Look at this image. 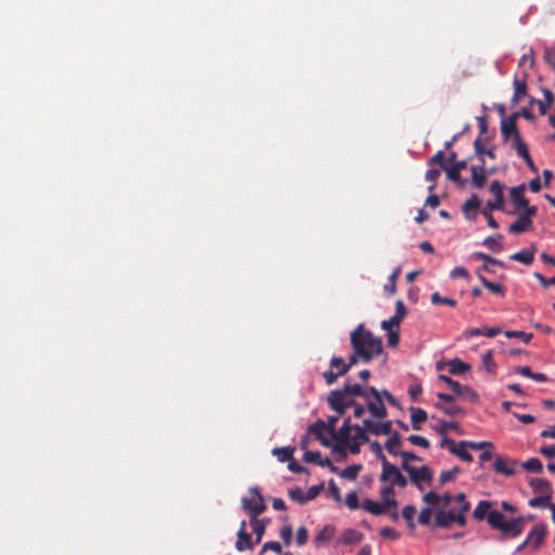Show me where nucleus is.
Returning a JSON list of instances; mask_svg holds the SVG:
<instances>
[{
	"label": "nucleus",
	"instance_id": "f257e3e1",
	"mask_svg": "<svg viewBox=\"0 0 555 555\" xmlns=\"http://www.w3.org/2000/svg\"><path fill=\"white\" fill-rule=\"evenodd\" d=\"M354 340L359 344L362 351L369 354L367 361L371 362L376 356L383 352L382 338L375 336L372 332L359 324L350 334V345L353 348Z\"/></svg>",
	"mask_w": 555,
	"mask_h": 555
},
{
	"label": "nucleus",
	"instance_id": "f03ea898",
	"mask_svg": "<svg viewBox=\"0 0 555 555\" xmlns=\"http://www.w3.org/2000/svg\"><path fill=\"white\" fill-rule=\"evenodd\" d=\"M525 516L506 519V517L499 511H493L489 515V526L492 529L502 532L505 538L509 539L519 537L525 529Z\"/></svg>",
	"mask_w": 555,
	"mask_h": 555
},
{
	"label": "nucleus",
	"instance_id": "7ed1b4c3",
	"mask_svg": "<svg viewBox=\"0 0 555 555\" xmlns=\"http://www.w3.org/2000/svg\"><path fill=\"white\" fill-rule=\"evenodd\" d=\"M404 472L408 473L411 482L414 486H416V488L420 491H424V486H423L424 482L430 485L434 479L433 469L427 465L416 468V467L412 466L411 464H405Z\"/></svg>",
	"mask_w": 555,
	"mask_h": 555
},
{
	"label": "nucleus",
	"instance_id": "20e7f679",
	"mask_svg": "<svg viewBox=\"0 0 555 555\" xmlns=\"http://www.w3.org/2000/svg\"><path fill=\"white\" fill-rule=\"evenodd\" d=\"M518 116H519L518 113H514L513 115H511L507 118H502V121H501L502 138L505 142L511 143L512 149H515V146L517 145L516 144L517 140L524 141L518 131L517 124H516Z\"/></svg>",
	"mask_w": 555,
	"mask_h": 555
},
{
	"label": "nucleus",
	"instance_id": "39448f33",
	"mask_svg": "<svg viewBox=\"0 0 555 555\" xmlns=\"http://www.w3.org/2000/svg\"><path fill=\"white\" fill-rule=\"evenodd\" d=\"M369 396L365 399L369 413L375 418L387 416V409L382 400V392L373 386H369Z\"/></svg>",
	"mask_w": 555,
	"mask_h": 555
},
{
	"label": "nucleus",
	"instance_id": "423d86ee",
	"mask_svg": "<svg viewBox=\"0 0 555 555\" xmlns=\"http://www.w3.org/2000/svg\"><path fill=\"white\" fill-rule=\"evenodd\" d=\"M250 493L253 494L250 499H242V505L243 508L249 513L250 518H257L258 515L266 511L267 506L262 495L257 488H251Z\"/></svg>",
	"mask_w": 555,
	"mask_h": 555
},
{
	"label": "nucleus",
	"instance_id": "0eeeda50",
	"mask_svg": "<svg viewBox=\"0 0 555 555\" xmlns=\"http://www.w3.org/2000/svg\"><path fill=\"white\" fill-rule=\"evenodd\" d=\"M349 371V365L346 364L341 357H333L330 361V370L323 372V377L327 385H332L340 376H344Z\"/></svg>",
	"mask_w": 555,
	"mask_h": 555
},
{
	"label": "nucleus",
	"instance_id": "6e6552de",
	"mask_svg": "<svg viewBox=\"0 0 555 555\" xmlns=\"http://www.w3.org/2000/svg\"><path fill=\"white\" fill-rule=\"evenodd\" d=\"M327 401L331 409L336 411L339 415H343L348 408L354 406L357 403L352 397H349L338 390H333L330 393Z\"/></svg>",
	"mask_w": 555,
	"mask_h": 555
},
{
	"label": "nucleus",
	"instance_id": "1a4fd4ad",
	"mask_svg": "<svg viewBox=\"0 0 555 555\" xmlns=\"http://www.w3.org/2000/svg\"><path fill=\"white\" fill-rule=\"evenodd\" d=\"M519 463L516 460L495 455L493 462V469L504 476H513L516 473Z\"/></svg>",
	"mask_w": 555,
	"mask_h": 555
},
{
	"label": "nucleus",
	"instance_id": "9d476101",
	"mask_svg": "<svg viewBox=\"0 0 555 555\" xmlns=\"http://www.w3.org/2000/svg\"><path fill=\"white\" fill-rule=\"evenodd\" d=\"M437 397L439 398V400L442 401V403L438 402L435 404V406L442 411L444 414L449 416H455L462 413L463 410L454 403L453 396L443 392H438Z\"/></svg>",
	"mask_w": 555,
	"mask_h": 555
},
{
	"label": "nucleus",
	"instance_id": "9b49d317",
	"mask_svg": "<svg viewBox=\"0 0 555 555\" xmlns=\"http://www.w3.org/2000/svg\"><path fill=\"white\" fill-rule=\"evenodd\" d=\"M364 428L372 435H391L392 431V422H374L370 418L364 420Z\"/></svg>",
	"mask_w": 555,
	"mask_h": 555
},
{
	"label": "nucleus",
	"instance_id": "f8f14e48",
	"mask_svg": "<svg viewBox=\"0 0 555 555\" xmlns=\"http://www.w3.org/2000/svg\"><path fill=\"white\" fill-rule=\"evenodd\" d=\"M490 192L495 196V201H489L487 208L489 210H502L504 206L503 185L498 180H494L490 185Z\"/></svg>",
	"mask_w": 555,
	"mask_h": 555
},
{
	"label": "nucleus",
	"instance_id": "ddd939ff",
	"mask_svg": "<svg viewBox=\"0 0 555 555\" xmlns=\"http://www.w3.org/2000/svg\"><path fill=\"white\" fill-rule=\"evenodd\" d=\"M352 430L354 431V436L351 437V443H349V450L351 453L356 454L360 451V444L367 442V430L363 426L353 425Z\"/></svg>",
	"mask_w": 555,
	"mask_h": 555
},
{
	"label": "nucleus",
	"instance_id": "4468645a",
	"mask_svg": "<svg viewBox=\"0 0 555 555\" xmlns=\"http://www.w3.org/2000/svg\"><path fill=\"white\" fill-rule=\"evenodd\" d=\"M380 482L389 481L391 486H399L401 488H405L408 485V479L403 476L401 470L397 466H392L388 472H386L385 478L379 476Z\"/></svg>",
	"mask_w": 555,
	"mask_h": 555
},
{
	"label": "nucleus",
	"instance_id": "2eb2a0df",
	"mask_svg": "<svg viewBox=\"0 0 555 555\" xmlns=\"http://www.w3.org/2000/svg\"><path fill=\"white\" fill-rule=\"evenodd\" d=\"M546 535V526L543 524L537 525L528 533L526 543H530L534 550L539 548Z\"/></svg>",
	"mask_w": 555,
	"mask_h": 555
},
{
	"label": "nucleus",
	"instance_id": "dca6fc26",
	"mask_svg": "<svg viewBox=\"0 0 555 555\" xmlns=\"http://www.w3.org/2000/svg\"><path fill=\"white\" fill-rule=\"evenodd\" d=\"M351 431H352V425L350 424V418H346L344 421L343 426L339 428L338 431L335 429H332V437L339 443H343L345 446L349 447V443H351Z\"/></svg>",
	"mask_w": 555,
	"mask_h": 555
},
{
	"label": "nucleus",
	"instance_id": "f3484780",
	"mask_svg": "<svg viewBox=\"0 0 555 555\" xmlns=\"http://www.w3.org/2000/svg\"><path fill=\"white\" fill-rule=\"evenodd\" d=\"M537 247L532 245L530 248L521 249L509 256L511 260L518 261L522 264L530 266L534 260Z\"/></svg>",
	"mask_w": 555,
	"mask_h": 555
},
{
	"label": "nucleus",
	"instance_id": "a211bd4d",
	"mask_svg": "<svg viewBox=\"0 0 555 555\" xmlns=\"http://www.w3.org/2000/svg\"><path fill=\"white\" fill-rule=\"evenodd\" d=\"M479 199L477 195H472L462 207V211L465 218L469 221H473L477 217V209L479 208Z\"/></svg>",
	"mask_w": 555,
	"mask_h": 555
},
{
	"label": "nucleus",
	"instance_id": "6ab92c4d",
	"mask_svg": "<svg viewBox=\"0 0 555 555\" xmlns=\"http://www.w3.org/2000/svg\"><path fill=\"white\" fill-rule=\"evenodd\" d=\"M338 391L349 396V397H362L364 400L367 399L369 396V387H363L359 384H349L346 383L343 389H337Z\"/></svg>",
	"mask_w": 555,
	"mask_h": 555
},
{
	"label": "nucleus",
	"instance_id": "aec40b11",
	"mask_svg": "<svg viewBox=\"0 0 555 555\" xmlns=\"http://www.w3.org/2000/svg\"><path fill=\"white\" fill-rule=\"evenodd\" d=\"M492 502L482 500L480 501L473 512L474 519L480 521L487 519L489 522V515L494 511L491 508Z\"/></svg>",
	"mask_w": 555,
	"mask_h": 555
},
{
	"label": "nucleus",
	"instance_id": "412c9836",
	"mask_svg": "<svg viewBox=\"0 0 555 555\" xmlns=\"http://www.w3.org/2000/svg\"><path fill=\"white\" fill-rule=\"evenodd\" d=\"M516 144L517 145L514 150L516 151L517 155L526 162L532 172H538V168L529 154L528 145L525 143V141L517 140Z\"/></svg>",
	"mask_w": 555,
	"mask_h": 555
},
{
	"label": "nucleus",
	"instance_id": "4be33fe9",
	"mask_svg": "<svg viewBox=\"0 0 555 555\" xmlns=\"http://www.w3.org/2000/svg\"><path fill=\"white\" fill-rule=\"evenodd\" d=\"M516 144L517 145L514 150L516 151L517 155L526 162L532 172H538V168L529 154L528 145L525 143V141L517 140Z\"/></svg>",
	"mask_w": 555,
	"mask_h": 555
},
{
	"label": "nucleus",
	"instance_id": "5701e85b",
	"mask_svg": "<svg viewBox=\"0 0 555 555\" xmlns=\"http://www.w3.org/2000/svg\"><path fill=\"white\" fill-rule=\"evenodd\" d=\"M529 486L535 493H539L540 495L552 496V486L546 479L531 478L529 480Z\"/></svg>",
	"mask_w": 555,
	"mask_h": 555
},
{
	"label": "nucleus",
	"instance_id": "b1692460",
	"mask_svg": "<svg viewBox=\"0 0 555 555\" xmlns=\"http://www.w3.org/2000/svg\"><path fill=\"white\" fill-rule=\"evenodd\" d=\"M411 425L414 430H421L422 424L428 418L427 412L421 408L411 406Z\"/></svg>",
	"mask_w": 555,
	"mask_h": 555
},
{
	"label": "nucleus",
	"instance_id": "393cba45",
	"mask_svg": "<svg viewBox=\"0 0 555 555\" xmlns=\"http://www.w3.org/2000/svg\"><path fill=\"white\" fill-rule=\"evenodd\" d=\"M544 95V101L541 100H532L531 103H534L539 107V113L544 116L546 115L548 108L554 104L555 96L553 92L546 88L542 90Z\"/></svg>",
	"mask_w": 555,
	"mask_h": 555
},
{
	"label": "nucleus",
	"instance_id": "a878e982",
	"mask_svg": "<svg viewBox=\"0 0 555 555\" xmlns=\"http://www.w3.org/2000/svg\"><path fill=\"white\" fill-rule=\"evenodd\" d=\"M455 519L453 511H438L435 516V524L437 527L450 528Z\"/></svg>",
	"mask_w": 555,
	"mask_h": 555
},
{
	"label": "nucleus",
	"instance_id": "bb28decb",
	"mask_svg": "<svg viewBox=\"0 0 555 555\" xmlns=\"http://www.w3.org/2000/svg\"><path fill=\"white\" fill-rule=\"evenodd\" d=\"M525 184L511 189V198L517 209L528 206V199L524 196Z\"/></svg>",
	"mask_w": 555,
	"mask_h": 555
},
{
	"label": "nucleus",
	"instance_id": "cd10ccee",
	"mask_svg": "<svg viewBox=\"0 0 555 555\" xmlns=\"http://www.w3.org/2000/svg\"><path fill=\"white\" fill-rule=\"evenodd\" d=\"M367 358H369V354H365V352L362 351L359 344L354 340L352 353L350 354L348 362H346V364L349 365V370H350L358 362L370 363L367 361Z\"/></svg>",
	"mask_w": 555,
	"mask_h": 555
},
{
	"label": "nucleus",
	"instance_id": "c85d7f7f",
	"mask_svg": "<svg viewBox=\"0 0 555 555\" xmlns=\"http://www.w3.org/2000/svg\"><path fill=\"white\" fill-rule=\"evenodd\" d=\"M470 170L473 185L477 189L483 188L487 181L483 164L480 166H473Z\"/></svg>",
	"mask_w": 555,
	"mask_h": 555
},
{
	"label": "nucleus",
	"instance_id": "c756f323",
	"mask_svg": "<svg viewBox=\"0 0 555 555\" xmlns=\"http://www.w3.org/2000/svg\"><path fill=\"white\" fill-rule=\"evenodd\" d=\"M532 227V220L528 219L527 217H522L521 215L519 218L509 224L508 231L513 234H519L522 232L528 231Z\"/></svg>",
	"mask_w": 555,
	"mask_h": 555
},
{
	"label": "nucleus",
	"instance_id": "7c9ffc66",
	"mask_svg": "<svg viewBox=\"0 0 555 555\" xmlns=\"http://www.w3.org/2000/svg\"><path fill=\"white\" fill-rule=\"evenodd\" d=\"M363 539V534L352 528L346 529L339 538L343 544H357Z\"/></svg>",
	"mask_w": 555,
	"mask_h": 555
},
{
	"label": "nucleus",
	"instance_id": "2f4dec72",
	"mask_svg": "<svg viewBox=\"0 0 555 555\" xmlns=\"http://www.w3.org/2000/svg\"><path fill=\"white\" fill-rule=\"evenodd\" d=\"M402 446L401 436L398 431H393L389 439L385 443V449L391 454V455H399L401 451H399V448Z\"/></svg>",
	"mask_w": 555,
	"mask_h": 555
},
{
	"label": "nucleus",
	"instance_id": "473e14b6",
	"mask_svg": "<svg viewBox=\"0 0 555 555\" xmlns=\"http://www.w3.org/2000/svg\"><path fill=\"white\" fill-rule=\"evenodd\" d=\"M268 522H269L268 519L250 518L249 524L253 528V531L256 534V540H255L256 544L260 543V541L266 532V527H267Z\"/></svg>",
	"mask_w": 555,
	"mask_h": 555
},
{
	"label": "nucleus",
	"instance_id": "72a5a7b5",
	"mask_svg": "<svg viewBox=\"0 0 555 555\" xmlns=\"http://www.w3.org/2000/svg\"><path fill=\"white\" fill-rule=\"evenodd\" d=\"M526 74L522 79L515 77L514 79V96L512 99L513 104H517L520 101V98L527 92V82H526Z\"/></svg>",
	"mask_w": 555,
	"mask_h": 555
},
{
	"label": "nucleus",
	"instance_id": "f704fd0d",
	"mask_svg": "<svg viewBox=\"0 0 555 555\" xmlns=\"http://www.w3.org/2000/svg\"><path fill=\"white\" fill-rule=\"evenodd\" d=\"M254 544L251 535L247 531L237 532V540L235 543L237 551L242 552L245 550H251Z\"/></svg>",
	"mask_w": 555,
	"mask_h": 555
},
{
	"label": "nucleus",
	"instance_id": "c9c22d12",
	"mask_svg": "<svg viewBox=\"0 0 555 555\" xmlns=\"http://www.w3.org/2000/svg\"><path fill=\"white\" fill-rule=\"evenodd\" d=\"M362 508L374 516H379V515H383L386 513L385 508H384L383 501L376 502V501L366 499L362 503Z\"/></svg>",
	"mask_w": 555,
	"mask_h": 555
},
{
	"label": "nucleus",
	"instance_id": "e433bc0d",
	"mask_svg": "<svg viewBox=\"0 0 555 555\" xmlns=\"http://www.w3.org/2000/svg\"><path fill=\"white\" fill-rule=\"evenodd\" d=\"M503 240L502 234L491 235L483 240L482 245L492 251L499 253L503 249Z\"/></svg>",
	"mask_w": 555,
	"mask_h": 555
},
{
	"label": "nucleus",
	"instance_id": "4c0bfd02",
	"mask_svg": "<svg viewBox=\"0 0 555 555\" xmlns=\"http://www.w3.org/2000/svg\"><path fill=\"white\" fill-rule=\"evenodd\" d=\"M467 441H460L451 453L460 457L462 461L470 463L473 462V455L467 451Z\"/></svg>",
	"mask_w": 555,
	"mask_h": 555
},
{
	"label": "nucleus",
	"instance_id": "58836bf2",
	"mask_svg": "<svg viewBox=\"0 0 555 555\" xmlns=\"http://www.w3.org/2000/svg\"><path fill=\"white\" fill-rule=\"evenodd\" d=\"M449 372L453 375H460L467 372L470 366L460 359L450 360L448 363Z\"/></svg>",
	"mask_w": 555,
	"mask_h": 555
},
{
	"label": "nucleus",
	"instance_id": "ea45409f",
	"mask_svg": "<svg viewBox=\"0 0 555 555\" xmlns=\"http://www.w3.org/2000/svg\"><path fill=\"white\" fill-rule=\"evenodd\" d=\"M295 448L293 447H283L275 448L272 453L276 456L278 461L281 463L289 462L293 459Z\"/></svg>",
	"mask_w": 555,
	"mask_h": 555
},
{
	"label": "nucleus",
	"instance_id": "a19ab883",
	"mask_svg": "<svg viewBox=\"0 0 555 555\" xmlns=\"http://www.w3.org/2000/svg\"><path fill=\"white\" fill-rule=\"evenodd\" d=\"M335 535V527L326 525L314 538V542L320 544L322 542L331 541Z\"/></svg>",
	"mask_w": 555,
	"mask_h": 555
},
{
	"label": "nucleus",
	"instance_id": "79ce46f5",
	"mask_svg": "<svg viewBox=\"0 0 555 555\" xmlns=\"http://www.w3.org/2000/svg\"><path fill=\"white\" fill-rule=\"evenodd\" d=\"M362 469L361 464H352L344 468L339 475L341 478L348 479V480H356L358 478V475L360 470Z\"/></svg>",
	"mask_w": 555,
	"mask_h": 555
},
{
	"label": "nucleus",
	"instance_id": "37998d69",
	"mask_svg": "<svg viewBox=\"0 0 555 555\" xmlns=\"http://www.w3.org/2000/svg\"><path fill=\"white\" fill-rule=\"evenodd\" d=\"M521 467L530 473L540 474L543 470L542 462L537 457H531L528 461L521 463Z\"/></svg>",
	"mask_w": 555,
	"mask_h": 555
},
{
	"label": "nucleus",
	"instance_id": "c03bdc74",
	"mask_svg": "<svg viewBox=\"0 0 555 555\" xmlns=\"http://www.w3.org/2000/svg\"><path fill=\"white\" fill-rule=\"evenodd\" d=\"M441 175V169L439 168H430L425 173V179L431 184L428 186V192H433L436 189L437 181Z\"/></svg>",
	"mask_w": 555,
	"mask_h": 555
},
{
	"label": "nucleus",
	"instance_id": "a18cd8bd",
	"mask_svg": "<svg viewBox=\"0 0 555 555\" xmlns=\"http://www.w3.org/2000/svg\"><path fill=\"white\" fill-rule=\"evenodd\" d=\"M551 498L552 496L550 495H539L529 500L528 504L533 508H548L551 505Z\"/></svg>",
	"mask_w": 555,
	"mask_h": 555
},
{
	"label": "nucleus",
	"instance_id": "49530a36",
	"mask_svg": "<svg viewBox=\"0 0 555 555\" xmlns=\"http://www.w3.org/2000/svg\"><path fill=\"white\" fill-rule=\"evenodd\" d=\"M416 513V508L413 505H406L402 509V517L405 519L408 528L410 530L415 529L414 515Z\"/></svg>",
	"mask_w": 555,
	"mask_h": 555
},
{
	"label": "nucleus",
	"instance_id": "de8ad7c7",
	"mask_svg": "<svg viewBox=\"0 0 555 555\" xmlns=\"http://www.w3.org/2000/svg\"><path fill=\"white\" fill-rule=\"evenodd\" d=\"M461 473V468L459 466H454L452 469L443 470L439 477V483L442 486L447 482L453 481L456 476Z\"/></svg>",
	"mask_w": 555,
	"mask_h": 555
},
{
	"label": "nucleus",
	"instance_id": "09e8293b",
	"mask_svg": "<svg viewBox=\"0 0 555 555\" xmlns=\"http://www.w3.org/2000/svg\"><path fill=\"white\" fill-rule=\"evenodd\" d=\"M433 428L441 436H447L448 430H457L459 424L455 422L440 421L438 425H434Z\"/></svg>",
	"mask_w": 555,
	"mask_h": 555
},
{
	"label": "nucleus",
	"instance_id": "8fccbe9b",
	"mask_svg": "<svg viewBox=\"0 0 555 555\" xmlns=\"http://www.w3.org/2000/svg\"><path fill=\"white\" fill-rule=\"evenodd\" d=\"M479 280L482 283V285L490 292L501 295V296H504V288L502 285L487 280L482 274H479Z\"/></svg>",
	"mask_w": 555,
	"mask_h": 555
},
{
	"label": "nucleus",
	"instance_id": "3c124183",
	"mask_svg": "<svg viewBox=\"0 0 555 555\" xmlns=\"http://www.w3.org/2000/svg\"><path fill=\"white\" fill-rule=\"evenodd\" d=\"M430 302L433 305H447L450 307L456 306V300L449 298V297H442L438 292H435L431 294Z\"/></svg>",
	"mask_w": 555,
	"mask_h": 555
},
{
	"label": "nucleus",
	"instance_id": "603ef678",
	"mask_svg": "<svg viewBox=\"0 0 555 555\" xmlns=\"http://www.w3.org/2000/svg\"><path fill=\"white\" fill-rule=\"evenodd\" d=\"M400 268L393 270V272L389 276V283L384 286L385 293L392 296L396 293V282L400 274Z\"/></svg>",
	"mask_w": 555,
	"mask_h": 555
},
{
	"label": "nucleus",
	"instance_id": "864d4df0",
	"mask_svg": "<svg viewBox=\"0 0 555 555\" xmlns=\"http://www.w3.org/2000/svg\"><path fill=\"white\" fill-rule=\"evenodd\" d=\"M504 335L507 338H520L525 344H529L533 337L532 333H526L522 331H506Z\"/></svg>",
	"mask_w": 555,
	"mask_h": 555
},
{
	"label": "nucleus",
	"instance_id": "5fc2aeb1",
	"mask_svg": "<svg viewBox=\"0 0 555 555\" xmlns=\"http://www.w3.org/2000/svg\"><path fill=\"white\" fill-rule=\"evenodd\" d=\"M482 365L489 373H495V363L493 360L492 350H488L485 354H482Z\"/></svg>",
	"mask_w": 555,
	"mask_h": 555
},
{
	"label": "nucleus",
	"instance_id": "6e6d98bb",
	"mask_svg": "<svg viewBox=\"0 0 555 555\" xmlns=\"http://www.w3.org/2000/svg\"><path fill=\"white\" fill-rule=\"evenodd\" d=\"M288 496L291 500L300 504H305L308 502V499H306V493L300 488L289 489Z\"/></svg>",
	"mask_w": 555,
	"mask_h": 555
},
{
	"label": "nucleus",
	"instance_id": "4d7b16f0",
	"mask_svg": "<svg viewBox=\"0 0 555 555\" xmlns=\"http://www.w3.org/2000/svg\"><path fill=\"white\" fill-rule=\"evenodd\" d=\"M474 258L482 260L485 263H491L500 267H504V262L502 260L495 259L485 253L476 251L474 253Z\"/></svg>",
	"mask_w": 555,
	"mask_h": 555
},
{
	"label": "nucleus",
	"instance_id": "13d9d810",
	"mask_svg": "<svg viewBox=\"0 0 555 555\" xmlns=\"http://www.w3.org/2000/svg\"><path fill=\"white\" fill-rule=\"evenodd\" d=\"M439 379L446 383L455 395L461 392L463 385L460 384L459 382L450 378L447 375H439Z\"/></svg>",
	"mask_w": 555,
	"mask_h": 555
},
{
	"label": "nucleus",
	"instance_id": "bf43d9fd",
	"mask_svg": "<svg viewBox=\"0 0 555 555\" xmlns=\"http://www.w3.org/2000/svg\"><path fill=\"white\" fill-rule=\"evenodd\" d=\"M446 173H447V178L453 182H456V183H460L461 185H465L466 184V180H462L461 179V171H457L456 169H454L453 167H447L444 169Z\"/></svg>",
	"mask_w": 555,
	"mask_h": 555
},
{
	"label": "nucleus",
	"instance_id": "052dcab7",
	"mask_svg": "<svg viewBox=\"0 0 555 555\" xmlns=\"http://www.w3.org/2000/svg\"><path fill=\"white\" fill-rule=\"evenodd\" d=\"M528 64L529 69H532L534 66V51L532 48L529 49L528 53H525L518 63L519 67L526 66Z\"/></svg>",
	"mask_w": 555,
	"mask_h": 555
},
{
	"label": "nucleus",
	"instance_id": "680f3d73",
	"mask_svg": "<svg viewBox=\"0 0 555 555\" xmlns=\"http://www.w3.org/2000/svg\"><path fill=\"white\" fill-rule=\"evenodd\" d=\"M440 165V169H446L447 168V164H446V155H444V152L443 151H438L429 160H428V166H434V165Z\"/></svg>",
	"mask_w": 555,
	"mask_h": 555
},
{
	"label": "nucleus",
	"instance_id": "e2e57ef3",
	"mask_svg": "<svg viewBox=\"0 0 555 555\" xmlns=\"http://www.w3.org/2000/svg\"><path fill=\"white\" fill-rule=\"evenodd\" d=\"M476 154L481 157L482 155H487L490 158H494V152L492 150H487L485 145L481 143V140L478 138L474 142Z\"/></svg>",
	"mask_w": 555,
	"mask_h": 555
},
{
	"label": "nucleus",
	"instance_id": "0e129e2a",
	"mask_svg": "<svg viewBox=\"0 0 555 555\" xmlns=\"http://www.w3.org/2000/svg\"><path fill=\"white\" fill-rule=\"evenodd\" d=\"M408 441L411 442L413 446H417L424 449H428L430 447L429 441L425 437L418 435L409 436Z\"/></svg>",
	"mask_w": 555,
	"mask_h": 555
},
{
	"label": "nucleus",
	"instance_id": "69168bd1",
	"mask_svg": "<svg viewBox=\"0 0 555 555\" xmlns=\"http://www.w3.org/2000/svg\"><path fill=\"white\" fill-rule=\"evenodd\" d=\"M379 535L391 541H396L400 538V533L391 527L382 528L379 530Z\"/></svg>",
	"mask_w": 555,
	"mask_h": 555
},
{
	"label": "nucleus",
	"instance_id": "338daca9",
	"mask_svg": "<svg viewBox=\"0 0 555 555\" xmlns=\"http://www.w3.org/2000/svg\"><path fill=\"white\" fill-rule=\"evenodd\" d=\"M431 515H433V509L430 507L422 508V511L420 512V515H418V519H417L418 524L423 525V526L429 525Z\"/></svg>",
	"mask_w": 555,
	"mask_h": 555
},
{
	"label": "nucleus",
	"instance_id": "774afa93",
	"mask_svg": "<svg viewBox=\"0 0 555 555\" xmlns=\"http://www.w3.org/2000/svg\"><path fill=\"white\" fill-rule=\"evenodd\" d=\"M346 505L352 511L359 508V496L356 491H351L346 495Z\"/></svg>",
	"mask_w": 555,
	"mask_h": 555
}]
</instances>
